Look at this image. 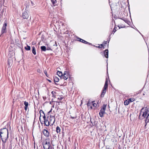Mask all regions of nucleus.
Listing matches in <instances>:
<instances>
[{"label": "nucleus", "instance_id": "f257e3e1", "mask_svg": "<svg viewBox=\"0 0 149 149\" xmlns=\"http://www.w3.org/2000/svg\"><path fill=\"white\" fill-rule=\"evenodd\" d=\"M0 136L3 143H5L8 138V129L3 128L0 130Z\"/></svg>", "mask_w": 149, "mask_h": 149}, {"label": "nucleus", "instance_id": "f03ea898", "mask_svg": "<svg viewBox=\"0 0 149 149\" xmlns=\"http://www.w3.org/2000/svg\"><path fill=\"white\" fill-rule=\"evenodd\" d=\"M45 143L43 145L44 149H52V147L50 146L49 139H46L45 140Z\"/></svg>", "mask_w": 149, "mask_h": 149}, {"label": "nucleus", "instance_id": "7ed1b4c3", "mask_svg": "<svg viewBox=\"0 0 149 149\" xmlns=\"http://www.w3.org/2000/svg\"><path fill=\"white\" fill-rule=\"evenodd\" d=\"M49 125L52 126L54 123L55 121V119L54 116L50 115L49 117Z\"/></svg>", "mask_w": 149, "mask_h": 149}, {"label": "nucleus", "instance_id": "20e7f679", "mask_svg": "<svg viewBox=\"0 0 149 149\" xmlns=\"http://www.w3.org/2000/svg\"><path fill=\"white\" fill-rule=\"evenodd\" d=\"M7 26V22L5 21L3 24V26L2 27L1 31V34L4 33H6L7 32V30L6 29V27Z\"/></svg>", "mask_w": 149, "mask_h": 149}, {"label": "nucleus", "instance_id": "39448f33", "mask_svg": "<svg viewBox=\"0 0 149 149\" xmlns=\"http://www.w3.org/2000/svg\"><path fill=\"white\" fill-rule=\"evenodd\" d=\"M22 17L24 19H27L29 17V15L27 12L25 11L24 12L22 13Z\"/></svg>", "mask_w": 149, "mask_h": 149}, {"label": "nucleus", "instance_id": "423d86ee", "mask_svg": "<svg viewBox=\"0 0 149 149\" xmlns=\"http://www.w3.org/2000/svg\"><path fill=\"white\" fill-rule=\"evenodd\" d=\"M68 72L65 71L63 73V77L65 80H66L68 78Z\"/></svg>", "mask_w": 149, "mask_h": 149}, {"label": "nucleus", "instance_id": "0eeeda50", "mask_svg": "<svg viewBox=\"0 0 149 149\" xmlns=\"http://www.w3.org/2000/svg\"><path fill=\"white\" fill-rule=\"evenodd\" d=\"M44 135L46 137H49V132L45 129H44L43 131Z\"/></svg>", "mask_w": 149, "mask_h": 149}, {"label": "nucleus", "instance_id": "6e6552de", "mask_svg": "<svg viewBox=\"0 0 149 149\" xmlns=\"http://www.w3.org/2000/svg\"><path fill=\"white\" fill-rule=\"evenodd\" d=\"M49 116L47 117L46 119L44 120L45 125L47 126H48L49 125Z\"/></svg>", "mask_w": 149, "mask_h": 149}, {"label": "nucleus", "instance_id": "1a4fd4ad", "mask_svg": "<svg viewBox=\"0 0 149 149\" xmlns=\"http://www.w3.org/2000/svg\"><path fill=\"white\" fill-rule=\"evenodd\" d=\"M107 89V88L103 87V89L102 90V92L101 95V97H104V95L106 93V90Z\"/></svg>", "mask_w": 149, "mask_h": 149}, {"label": "nucleus", "instance_id": "9d476101", "mask_svg": "<svg viewBox=\"0 0 149 149\" xmlns=\"http://www.w3.org/2000/svg\"><path fill=\"white\" fill-rule=\"evenodd\" d=\"M104 56L106 58H108V50L107 49H106L104 52Z\"/></svg>", "mask_w": 149, "mask_h": 149}, {"label": "nucleus", "instance_id": "9b49d317", "mask_svg": "<svg viewBox=\"0 0 149 149\" xmlns=\"http://www.w3.org/2000/svg\"><path fill=\"white\" fill-rule=\"evenodd\" d=\"M24 105L25 106L24 107V109L26 111L28 108V107L29 105V103L28 102H26V101H25L24 102Z\"/></svg>", "mask_w": 149, "mask_h": 149}, {"label": "nucleus", "instance_id": "f8f14e48", "mask_svg": "<svg viewBox=\"0 0 149 149\" xmlns=\"http://www.w3.org/2000/svg\"><path fill=\"white\" fill-rule=\"evenodd\" d=\"M104 111L102 110V109L100 110L99 113V115L100 117H102L103 116V114L104 113Z\"/></svg>", "mask_w": 149, "mask_h": 149}, {"label": "nucleus", "instance_id": "ddd939ff", "mask_svg": "<svg viewBox=\"0 0 149 149\" xmlns=\"http://www.w3.org/2000/svg\"><path fill=\"white\" fill-rule=\"evenodd\" d=\"M80 39V41L83 43H84L85 44H88L89 45L91 44L89 42H88L86 41L85 40L82 39H81L79 38Z\"/></svg>", "mask_w": 149, "mask_h": 149}, {"label": "nucleus", "instance_id": "4468645a", "mask_svg": "<svg viewBox=\"0 0 149 149\" xmlns=\"http://www.w3.org/2000/svg\"><path fill=\"white\" fill-rule=\"evenodd\" d=\"M57 75L61 78L62 77H63V74L62 72L61 71H58L57 72Z\"/></svg>", "mask_w": 149, "mask_h": 149}, {"label": "nucleus", "instance_id": "2eb2a0df", "mask_svg": "<svg viewBox=\"0 0 149 149\" xmlns=\"http://www.w3.org/2000/svg\"><path fill=\"white\" fill-rule=\"evenodd\" d=\"M41 50L43 51H45L46 49V48L45 46H42L40 47Z\"/></svg>", "mask_w": 149, "mask_h": 149}, {"label": "nucleus", "instance_id": "dca6fc26", "mask_svg": "<svg viewBox=\"0 0 149 149\" xmlns=\"http://www.w3.org/2000/svg\"><path fill=\"white\" fill-rule=\"evenodd\" d=\"M34 55H36V48L35 47L33 46L32 47V51Z\"/></svg>", "mask_w": 149, "mask_h": 149}, {"label": "nucleus", "instance_id": "f3484780", "mask_svg": "<svg viewBox=\"0 0 149 149\" xmlns=\"http://www.w3.org/2000/svg\"><path fill=\"white\" fill-rule=\"evenodd\" d=\"M108 87V81L107 79L106 81L104 87L107 88Z\"/></svg>", "mask_w": 149, "mask_h": 149}, {"label": "nucleus", "instance_id": "a211bd4d", "mask_svg": "<svg viewBox=\"0 0 149 149\" xmlns=\"http://www.w3.org/2000/svg\"><path fill=\"white\" fill-rule=\"evenodd\" d=\"M54 82H57L59 81V79L58 77H54Z\"/></svg>", "mask_w": 149, "mask_h": 149}, {"label": "nucleus", "instance_id": "6ab92c4d", "mask_svg": "<svg viewBox=\"0 0 149 149\" xmlns=\"http://www.w3.org/2000/svg\"><path fill=\"white\" fill-rule=\"evenodd\" d=\"M61 129L59 127L57 126L56 128V132L57 133L60 132Z\"/></svg>", "mask_w": 149, "mask_h": 149}, {"label": "nucleus", "instance_id": "aec40b11", "mask_svg": "<svg viewBox=\"0 0 149 149\" xmlns=\"http://www.w3.org/2000/svg\"><path fill=\"white\" fill-rule=\"evenodd\" d=\"M41 112L42 113H43V115H44V116H43V119H44V120H45L46 119V117H45V114H44V113L43 111H42V110L40 111V114L41 115Z\"/></svg>", "mask_w": 149, "mask_h": 149}, {"label": "nucleus", "instance_id": "412c9836", "mask_svg": "<svg viewBox=\"0 0 149 149\" xmlns=\"http://www.w3.org/2000/svg\"><path fill=\"white\" fill-rule=\"evenodd\" d=\"M25 49L27 50H29L30 49V46L27 45L26 47H25Z\"/></svg>", "mask_w": 149, "mask_h": 149}, {"label": "nucleus", "instance_id": "4be33fe9", "mask_svg": "<svg viewBox=\"0 0 149 149\" xmlns=\"http://www.w3.org/2000/svg\"><path fill=\"white\" fill-rule=\"evenodd\" d=\"M130 103L128 100H126L124 102V104L125 105H128Z\"/></svg>", "mask_w": 149, "mask_h": 149}, {"label": "nucleus", "instance_id": "5701e85b", "mask_svg": "<svg viewBox=\"0 0 149 149\" xmlns=\"http://www.w3.org/2000/svg\"><path fill=\"white\" fill-rule=\"evenodd\" d=\"M129 102V103L133 102L135 100L134 99H132V98H130L128 100Z\"/></svg>", "mask_w": 149, "mask_h": 149}, {"label": "nucleus", "instance_id": "b1692460", "mask_svg": "<svg viewBox=\"0 0 149 149\" xmlns=\"http://www.w3.org/2000/svg\"><path fill=\"white\" fill-rule=\"evenodd\" d=\"M106 106H107V105H104L103 106V107L101 109L102 110H104L105 111V110L106 107Z\"/></svg>", "mask_w": 149, "mask_h": 149}, {"label": "nucleus", "instance_id": "393cba45", "mask_svg": "<svg viewBox=\"0 0 149 149\" xmlns=\"http://www.w3.org/2000/svg\"><path fill=\"white\" fill-rule=\"evenodd\" d=\"M51 0L53 4L54 5V6H55V4L56 3V0Z\"/></svg>", "mask_w": 149, "mask_h": 149}, {"label": "nucleus", "instance_id": "a878e982", "mask_svg": "<svg viewBox=\"0 0 149 149\" xmlns=\"http://www.w3.org/2000/svg\"><path fill=\"white\" fill-rule=\"evenodd\" d=\"M63 99V97H61L60 96H59V97L58 98V100L59 101H61Z\"/></svg>", "mask_w": 149, "mask_h": 149}, {"label": "nucleus", "instance_id": "bb28decb", "mask_svg": "<svg viewBox=\"0 0 149 149\" xmlns=\"http://www.w3.org/2000/svg\"><path fill=\"white\" fill-rule=\"evenodd\" d=\"M56 93L55 91H52V94L53 97L55 96Z\"/></svg>", "mask_w": 149, "mask_h": 149}, {"label": "nucleus", "instance_id": "cd10ccee", "mask_svg": "<svg viewBox=\"0 0 149 149\" xmlns=\"http://www.w3.org/2000/svg\"><path fill=\"white\" fill-rule=\"evenodd\" d=\"M107 44V41H104V43H103V45H104V46H105V45L106 46V45Z\"/></svg>", "mask_w": 149, "mask_h": 149}, {"label": "nucleus", "instance_id": "c85d7f7f", "mask_svg": "<svg viewBox=\"0 0 149 149\" xmlns=\"http://www.w3.org/2000/svg\"><path fill=\"white\" fill-rule=\"evenodd\" d=\"M92 104H93V106L94 107H96L97 106V105L96 103H92Z\"/></svg>", "mask_w": 149, "mask_h": 149}, {"label": "nucleus", "instance_id": "c756f323", "mask_svg": "<svg viewBox=\"0 0 149 149\" xmlns=\"http://www.w3.org/2000/svg\"><path fill=\"white\" fill-rule=\"evenodd\" d=\"M91 103V102H88L87 104L88 106H90Z\"/></svg>", "mask_w": 149, "mask_h": 149}, {"label": "nucleus", "instance_id": "7c9ffc66", "mask_svg": "<svg viewBox=\"0 0 149 149\" xmlns=\"http://www.w3.org/2000/svg\"><path fill=\"white\" fill-rule=\"evenodd\" d=\"M44 72L45 73V74H46V76H47V77H48V76L47 75V71L46 70H44Z\"/></svg>", "mask_w": 149, "mask_h": 149}, {"label": "nucleus", "instance_id": "2f4dec72", "mask_svg": "<svg viewBox=\"0 0 149 149\" xmlns=\"http://www.w3.org/2000/svg\"><path fill=\"white\" fill-rule=\"evenodd\" d=\"M115 28H116V27H115V28H114L113 30V32H114V33H115L116 32V31Z\"/></svg>", "mask_w": 149, "mask_h": 149}, {"label": "nucleus", "instance_id": "473e14b6", "mask_svg": "<svg viewBox=\"0 0 149 149\" xmlns=\"http://www.w3.org/2000/svg\"><path fill=\"white\" fill-rule=\"evenodd\" d=\"M31 2L32 4V6H33L34 5V3L32 1H31Z\"/></svg>", "mask_w": 149, "mask_h": 149}, {"label": "nucleus", "instance_id": "72a5a7b5", "mask_svg": "<svg viewBox=\"0 0 149 149\" xmlns=\"http://www.w3.org/2000/svg\"><path fill=\"white\" fill-rule=\"evenodd\" d=\"M47 50H51V49L50 48L48 47L46 49Z\"/></svg>", "mask_w": 149, "mask_h": 149}, {"label": "nucleus", "instance_id": "f704fd0d", "mask_svg": "<svg viewBox=\"0 0 149 149\" xmlns=\"http://www.w3.org/2000/svg\"><path fill=\"white\" fill-rule=\"evenodd\" d=\"M2 17V14L0 13V21L1 20V18Z\"/></svg>", "mask_w": 149, "mask_h": 149}, {"label": "nucleus", "instance_id": "c9c22d12", "mask_svg": "<svg viewBox=\"0 0 149 149\" xmlns=\"http://www.w3.org/2000/svg\"><path fill=\"white\" fill-rule=\"evenodd\" d=\"M8 65L9 66V59H8Z\"/></svg>", "mask_w": 149, "mask_h": 149}, {"label": "nucleus", "instance_id": "e433bc0d", "mask_svg": "<svg viewBox=\"0 0 149 149\" xmlns=\"http://www.w3.org/2000/svg\"><path fill=\"white\" fill-rule=\"evenodd\" d=\"M101 45L102 46V47H104L103 44H101Z\"/></svg>", "mask_w": 149, "mask_h": 149}, {"label": "nucleus", "instance_id": "4c0bfd02", "mask_svg": "<svg viewBox=\"0 0 149 149\" xmlns=\"http://www.w3.org/2000/svg\"><path fill=\"white\" fill-rule=\"evenodd\" d=\"M9 50V47L8 48H7L6 50H8H8Z\"/></svg>", "mask_w": 149, "mask_h": 149}, {"label": "nucleus", "instance_id": "58836bf2", "mask_svg": "<svg viewBox=\"0 0 149 149\" xmlns=\"http://www.w3.org/2000/svg\"><path fill=\"white\" fill-rule=\"evenodd\" d=\"M71 118H72V119H74V118H75V117H71Z\"/></svg>", "mask_w": 149, "mask_h": 149}, {"label": "nucleus", "instance_id": "ea45409f", "mask_svg": "<svg viewBox=\"0 0 149 149\" xmlns=\"http://www.w3.org/2000/svg\"><path fill=\"white\" fill-rule=\"evenodd\" d=\"M98 48H101L102 47H101L100 46H99L98 47H97Z\"/></svg>", "mask_w": 149, "mask_h": 149}, {"label": "nucleus", "instance_id": "a19ab883", "mask_svg": "<svg viewBox=\"0 0 149 149\" xmlns=\"http://www.w3.org/2000/svg\"><path fill=\"white\" fill-rule=\"evenodd\" d=\"M48 81L50 82H51V81L50 80H48Z\"/></svg>", "mask_w": 149, "mask_h": 149}, {"label": "nucleus", "instance_id": "79ce46f5", "mask_svg": "<svg viewBox=\"0 0 149 149\" xmlns=\"http://www.w3.org/2000/svg\"><path fill=\"white\" fill-rule=\"evenodd\" d=\"M91 109H92V106H91Z\"/></svg>", "mask_w": 149, "mask_h": 149}]
</instances>
